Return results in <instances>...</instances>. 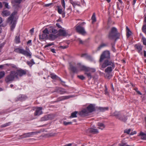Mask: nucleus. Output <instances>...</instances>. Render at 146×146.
Returning a JSON list of instances; mask_svg holds the SVG:
<instances>
[{
	"instance_id": "f257e3e1",
	"label": "nucleus",
	"mask_w": 146,
	"mask_h": 146,
	"mask_svg": "<svg viewBox=\"0 0 146 146\" xmlns=\"http://www.w3.org/2000/svg\"><path fill=\"white\" fill-rule=\"evenodd\" d=\"M27 72V70H26L21 68L16 70L11 71L10 74L6 77L5 81L7 83H11L15 80H19V77L25 75Z\"/></svg>"
},
{
	"instance_id": "f03ea898",
	"label": "nucleus",
	"mask_w": 146,
	"mask_h": 146,
	"mask_svg": "<svg viewBox=\"0 0 146 146\" xmlns=\"http://www.w3.org/2000/svg\"><path fill=\"white\" fill-rule=\"evenodd\" d=\"M95 105L93 104H90L86 108L83 109L81 111H80L79 114L82 117L87 116L89 115L90 113L95 111Z\"/></svg>"
},
{
	"instance_id": "7ed1b4c3",
	"label": "nucleus",
	"mask_w": 146,
	"mask_h": 146,
	"mask_svg": "<svg viewBox=\"0 0 146 146\" xmlns=\"http://www.w3.org/2000/svg\"><path fill=\"white\" fill-rule=\"evenodd\" d=\"M120 36V34L118 32L117 29L115 27H113L109 32L108 37L110 39H113L115 38V41H116L119 38Z\"/></svg>"
},
{
	"instance_id": "20e7f679",
	"label": "nucleus",
	"mask_w": 146,
	"mask_h": 146,
	"mask_svg": "<svg viewBox=\"0 0 146 146\" xmlns=\"http://www.w3.org/2000/svg\"><path fill=\"white\" fill-rule=\"evenodd\" d=\"M26 50H25L23 49L16 48L15 49L14 51L17 53L21 54L26 56H28L30 58H31V53L29 48L26 47Z\"/></svg>"
},
{
	"instance_id": "39448f33",
	"label": "nucleus",
	"mask_w": 146,
	"mask_h": 146,
	"mask_svg": "<svg viewBox=\"0 0 146 146\" xmlns=\"http://www.w3.org/2000/svg\"><path fill=\"white\" fill-rule=\"evenodd\" d=\"M113 114L117 119L124 123H125L127 120V116L123 113L115 111L113 113Z\"/></svg>"
},
{
	"instance_id": "423d86ee",
	"label": "nucleus",
	"mask_w": 146,
	"mask_h": 146,
	"mask_svg": "<svg viewBox=\"0 0 146 146\" xmlns=\"http://www.w3.org/2000/svg\"><path fill=\"white\" fill-rule=\"evenodd\" d=\"M104 60V61L102 65V68H105L108 66H112V67H115L114 63L111 59V58L105 59Z\"/></svg>"
},
{
	"instance_id": "0eeeda50",
	"label": "nucleus",
	"mask_w": 146,
	"mask_h": 146,
	"mask_svg": "<svg viewBox=\"0 0 146 146\" xmlns=\"http://www.w3.org/2000/svg\"><path fill=\"white\" fill-rule=\"evenodd\" d=\"M110 58H111L110 52L108 50L102 52L100 56L99 62H101L105 59Z\"/></svg>"
},
{
	"instance_id": "6e6552de",
	"label": "nucleus",
	"mask_w": 146,
	"mask_h": 146,
	"mask_svg": "<svg viewBox=\"0 0 146 146\" xmlns=\"http://www.w3.org/2000/svg\"><path fill=\"white\" fill-rule=\"evenodd\" d=\"M74 27L76 32L79 34L82 35H85L86 34V32L84 28L80 25H77Z\"/></svg>"
},
{
	"instance_id": "1a4fd4ad",
	"label": "nucleus",
	"mask_w": 146,
	"mask_h": 146,
	"mask_svg": "<svg viewBox=\"0 0 146 146\" xmlns=\"http://www.w3.org/2000/svg\"><path fill=\"white\" fill-rule=\"evenodd\" d=\"M49 34V32L48 29L46 28L43 31L42 34L40 33L39 35V39L40 40H44L45 39H48V35Z\"/></svg>"
},
{
	"instance_id": "9d476101",
	"label": "nucleus",
	"mask_w": 146,
	"mask_h": 146,
	"mask_svg": "<svg viewBox=\"0 0 146 146\" xmlns=\"http://www.w3.org/2000/svg\"><path fill=\"white\" fill-rule=\"evenodd\" d=\"M17 19H7V22L11 25L10 29L12 31H13L15 28L17 22Z\"/></svg>"
},
{
	"instance_id": "9b49d317",
	"label": "nucleus",
	"mask_w": 146,
	"mask_h": 146,
	"mask_svg": "<svg viewBox=\"0 0 146 146\" xmlns=\"http://www.w3.org/2000/svg\"><path fill=\"white\" fill-rule=\"evenodd\" d=\"M84 65H82L80 66L79 68L80 71H84V74L86 75L87 76L90 80L92 78V76L91 73L89 71H87L84 70Z\"/></svg>"
},
{
	"instance_id": "f8f14e48",
	"label": "nucleus",
	"mask_w": 146,
	"mask_h": 146,
	"mask_svg": "<svg viewBox=\"0 0 146 146\" xmlns=\"http://www.w3.org/2000/svg\"><path fill=\"white\" fill-rule=\"evenodd\" d=\"M27 98V96L23 94H20L15 99L16 102H22L25 100Z\"/></svg>"
},
{
	"instance_id": "ddd939ff",
	"label": "nucleus",
	"mask_w": 146,
	"mask_h": 146,
	"mask_svg": "<svg viewBox=\"0 0 146 146\" xmlns=\"http://www.w3.org/2000/svg\"><path fill=\"white\" fill-rule=\"evenodd\" d=\"M54 92H57L60 94H63L66 93L65 89L61 87H56L55 89Z\"/></svg>"
},
{
	"instance_id": "4468645a",
	"label": "nucleus",
	"mask_w": 146,
	"mask_h": 146,
	"mask_svg": "<svg viewBox=\"0 0 146 146\" xmlns=\"http://www.w3.org/2000/svg\"><path fill=\"white\" fill-rule=\"evenodd\" d=\"M36 133V132H31L24 133L22 135L20 136L21 138H24L27 137H29L33 135H34Z\"/></svg>"
},
{
	"instance_id": "2eb2a0df",
	"label": "nucleus",
	"mask_w": 146,
	"mask_h": 146,
	"mask_svg": "<svg viewBox=\"0 0 146 146\" xmlns=\"http://www.w3.org/2000/svg\"><path fill=\"white\" fill-rule=\"evenodd\" d=\"M42 108L41 107H37L34 113L35 116L39 115L42 114Z\"/></svg>"
},
{
	"instance_id": "dca6fc26",
	"label": "nucleus",
	"mask_w": 146,
	"mask_h": 146,
	"mask_svg": "<svg viewBox=\"0 0 146 146\" xmlns=\"http://www.w3.org/2000/svg\"><path fill=\"white\" fill-rule=\"evenodd\" d=\"M134 47L139 53L142 54H143V52L141 51L142 50L143 48L142 46L140 44H137L135 45Z\"/></svg>"
},
{
	"instance_id": "f3484780",
	"label": "nucleus",
	"mask_w": 146,
	"mask_h": 146,
	"mask_svg": "<svg viewBox=\"0 0 146 146\" xmlns=\"http://www.w3.org/2000/svg\"><path fill=\"white\" fill-rule=\"evenodd\" d=\"M87 132L93 134H96L98 133V131L97 129L93 128H88L87 130Z\"/></svg>"
},
{
	"instance_id": "a211bd4d",
	"label": "nucleus",
	"mask_w": 146,
	"mask_h": 146,
	"mask_svg": "<svg viewBox=\"0 0 146 146\" xmlns=\"http://www.w3.org/2000/svg\"><path fill=\"white\" fill-rule=\"evenodd\" d=\"M96 109L100 112H104L108 110L109 109L108 107H96Z\"/></svg>"
},
{
	"instance_id": "6ab92c4d",
	"label": "nucleus",
	"mask_w": 146,
	"mask_h": 146,
	"mask_svg": "<svg viewBox=\"0 0 146 146\" xmlns=\"http://www.w3.org/2000/svg\"><path fill=\"white\" fill-rule=\"evenodd\" d=\"M84 70L87 71H89L90 72H96V69L95 68H91L89 67H87L84 65Z\"/></svg>"
},
{
	"instance_id": "aec40b11",
	"label": "nucleus",
	"mask_w": 146,
	"mask_h": 146,
	"mask_svg": "<svg viewBox=\"0 0 146 146\" xmlns=\"http://www.w3.org/2000/svg\"><path fill=\"white\" fill-rule=\"evenodd\" d=\"M57 11L58 13L62 15V17L64 18L65 17V13L63 12L62 9L60 8V6H57Z\"/></svg>"
},
{
	"instance_id": "412c9836",
	"label": "nucleus",
	"mask_w": 146,
	"mask_h": 146,
	"mask_svg": "<svg viewBox=\"0 0 146 146\" xmlns=\"http://www.w3.org/2000/svg\"><path fill=\"white\" fill-rule=\"evenodd\" d=\"M10 12L7 10H3L1 13V15L3 17H7L10 14Z\"/></svg>"
},
{
	"instance_id": "4be33fe9",
	"label": "nucleus",
	"mask_w": 146,
	"mask_h": 146,
	"mask_svg": "<svg viewBox=\"0 0 146 146\" xmlns=\"http://www.w3.org/2000/svg\"><path fill=\"white\" fill-rule=\"evenodd\" d=\"M58 34L60 36H66L67 35V33L65 30L60 29L58 30Z\"/></svg>"
},
{
	"instance_id": "5701e85b",
	"label": "nucleus",
	"mask_w": 146,
	"mask_h": 146,
	"mask_svg": "<svg viewBox=\"0 0 146 146\" xmlns=\"http://www.w3.org/2000/svg\"><path fill=\"white\" fill-rule=\"evenodd\" d=\"M70 98V96H62L58 98L57 100L58 101H62L66 99H68Z\"/></svg>"
},
{
	"instance_id": "b1692460",
	"label": "nucleus",
	"mask_w": 146,
	"mask_h": 146,
	"mask_svg": "<svg viewBox=\"0 0 146 146\" xmlns=\"http://www.w3.org/2000/svg\"><path fill=\"white\" fill-rule=\"evenodd\" d=\"M17 14V12L16 11H14L8 18H16Z\"/></svg>"
},
{
	"instance_id": "393cba45",
	"label": "nucleus",
	"mask_w": 146,
	"mask_h": 146,
	"mask_svg": "<svg viewBox=\"0 0 146 146\" xmlns=\"http://www.w3.org/2000/svg\"><path fill=\"white\" fill-rule=\"evenodd\" d=\"M114 68L111 66H108L105 69V72L108 73H110L112 71V68Z\"/></svg>"
},
{
	"instance_id": "a878e982",
	"label": "nucleus",
	"mask_w": 146,
	"mask_h": 146,
	"mask_svg": "<svg viewBox=\"0 0 146 146\" xmlns=\"http://www.w3.org/2000/svg\"><path fill=\"white\" fill-rule=\"evenodd\" d=\"M70 68L71 70L73 73H76L78 72V70L76 67L71 65H70Z\"/></svg>"
},
{
	"instance_id": "bb28decb",
	"label": "nucleus",
	"mask_w": 146,
	"mask_h": 146,
	"mask_svg": "<svg viewBox=\"0 0 146 146\" xmlns=\"http://www.w3.org/2000/svg\"><path fill=\"white\" fill-rule=\"evenodd\" d=\"M27 64L29 66L31 67L32 65L35 64L33 59H31L30 61H27L26 62Z\"/></svg>"
},
{
	"instance_id": "cd10ccee",
	"label": "nucleus",
	"mask_w": 146,
	"mask_h": 146,
	"mask_svg": "<svg viewBox=\"0 0 146 146\" xmlns=\"http://www.w3.org/2000/svg\"><path fill=\"white\" fill-rule=\"evenodd\" d=\"M126 29L127 31L126 36L127 38H129L131 35V32L127 27H126Z\"/></svg>"
},
{
	"instance_id": "c85d7f7f",
	"label": "nucleus",
	"mask_w": 146,
	"mask_h": 146,
	"mask_svg": "<svg viewBox=\"0 0 146 146\" xmlns=\"http://www.w3.org/2000/svg\"><path fill=\"white\" fill-rule=\"evenodd\" d=\"M48 37V39L51 40H54L56 38V36L53 34H50L49 35Z\"/></svg>"
},
{
	"instance_id": "c756f323",
	"label": "nucleus",
	"mask_w": 146,
	"mask_h": 146,
	"mask_svg": "<svg viewBox=\"0 0 146 146\" xmlns=\"http://www.w3.org/2000/svg\"><path fill=\"white\" fill-rule=\"evenodd\" d=\"M78 113V112L76 111L72 113L71 114V115L70 116V118H71L77 117V116L76 115Z\"/></svg>"
},
{
	"instance_id": "7c9ffc66",
	"label": "nucleus",
	"mask_w": 146,
	"mask_h": 146,
	"mask_svg": "<svg viewBox=\"0 0 146 146\" xmlns=\"http://www.w3.org/2000/svg\"><path fill=\"white\" fill-rule=\"evenodd\" d=\"M140 135L141 136V138L142 139L146 140V134L142 132H140Z\"/></svg>"
},
{
	"instance_id": "2f4dec72",
	"label": "nucleus",
	"mask_w": 146,
	"mask_h": 146,
	"mask_svg": "<svg viewBox=\"0 0 146 146\" xmlns=\"http://www.w3.org/2000/svg\"><path fill=\"white\" fill-rule=\"evenodd\" d=\"M107 46V45L106 44L104 43H102L98 47L97 50H100L102 48Z\"/></svg>"
},
{
	"instance_id": "473e14b6",
	"label": "nucleus",
	"mask_w": 146,
	"mask_h": 146,
	"mask_svg": "<svg viewBox=\"0 0 146 146\" xmlns=\"http://www.w3.org/2000/svg\"><path fill=\"white\" fill-rule=\"evenodd\" d=\"M50 75L51 78L54 80L57 79L58 78V76L53 73H51Z\"/></svg>"
},
{
	"instance_id": "72a5a7b5",
	"label": "nucleus",
	"mask_w": 146,
	"mask_h": 146,
	"mask_svg": "<svg viewBox=\"0 0 146 146\" xmlns=\"http://www.w3.org/2000/svg\"><path fill=\"white\" fill-rule=\"evenodd\" d=\"M98 125L99 126L98 128L102 130L105 127V125L102 123H98Z\"/></svg>"
},
{
	"instance_id": "f704fd0d",
	"label": "nucleus",
	"mask_w": 146,
	"mask_h": 146,
	"mask_svg": "<svg viewBox=\"0 0 146 146\" xmlns=\"http://www.w3.org/2000/svg\"><path fill=\"white\" fill-rule=\"evenodd\" d=\"M77 41L79 42V44H84L86 42V40L83 41L80 38H77Z\"/></svg>"
},
{
	"instance_id": "c9c22d12",
	"label": "nucleus",
	"mask_w": 146,
	"mask_h": 146,
	"mask_svg": "<svg viewBox=\"0 0 146 146\" xmlns=\"http://www.w3.org/2000/svg\"><path fill=\"white\" fill-rule=\"evenodd\" d=\"M11 122H8V123L1 125V127L3 128L6 127L7 126H9L11 125Z\"/></svg>"
},
{
	"instance_id": "e433bc0d",
	"label": "nucleus",
	"mask_w": 146,
	"mask_h": 146,
	"mask_svg": "<svg viewBox=\"0 0 146 146\" xmlns=\"http://www.w3.org/2000/svg\"><path fill=\"white\" fill-rule=\"evenodd\" d=\"M15 42L18 44L20 42V39L19 36H16L15 38Z\"/></svg>"
},
{
	"instance_id": "4c0bfd02",
	"label": "nucleus",
	"mask_w": 146,
	"mask_h": 146,
	"mask_svg": "<svg viewBox=\"0 0 146 146\" xmlns=\"http://www.w3.org/2000/svg\"><path fill=\"white\" fill-rule=\"evenodd\" d=\"M142 32L145 33L146 35V24L143 25L142 28Z\"/></svg>"
},
{
	"instance_id": "58836bf2",
	"label": "nucleus",
	"mask_w": 146,
	"mask_h": 146,
	"mask_svg": "<svg viewBox=\"0 0 146 146\" xmlns=\"http://www.w3.org/2000/svg\"><path fill=\"white\" fill-rule=\"evenodd\" d=\"M50 31L54 34H56L58 32L57 30L54 28H51V29H50Z\"/></svg>"
},
{
	"instance_id": "ea45409f",
	"label": "nucleus",
	"mask_w": 146,
	"mask_h": 146,
	"mask_svg": "<svg viewBox=\"0 0 146 146\" xmlns=\"http://www.w3.org/2000/svg\"><path fill=\"white\" fill-rule=\"evenodd\" d=\"M5 74L4 71H1L0 72V79L4 77Z\"/></svg>"
},
{
	"instance_id": "a19ab883",
	"label": "nucleus",
	"mask_w": 146,
	"mask_h": 146,
	"mask_svg": "<svg viewBox=\"0 0 146 146\" xmlns=\"http://www.w3.org/2000/svg\"><path fill=\"white\" fill-rule=\"evenodd\" d=\"M141 40L143 44L145 45H146V38L144 37H142Z\"/></svg>"
},
{
	"instance_id": "79ce46f5",
	"label": "nucleus",
	"mask_w": 146,
	"mask_h": 146,
	"mask_svg": "<svg viewBox=\"0 0 146 146\" xmlns=\"http://www.w3.org/2000/svg\"><path fill=\"white\" fill-rule=\"evenodd\" d=\"M54 44V42H52L51 43H48L47 45H45L44 46V48H46L47 47L51 46Z\"/></svg>"
},
{
	"instance_id": "37998d69",
	"label": "nucleus",
	"mask_w": 146,
	"mask_h": 146,
	"mask_svg": "<svg viewBox=\"0 0 146 146\" xmlns=\"http://www.w3.org/2000/svg\"><path fill=\"white\" fill-rule=\"evenodd\" d=\"M87 59L92 61H93V59L92 58V57L90 55H88L87 57V58H86Z\"/></svg>"
},
{
	"instance_id": "c03bdc74",
	"label": "nucleus",
	"mask_w": 146,
	"mask_h": 146,
	"mask_svg": "<svg viewBox=\"0 0 146 146\" xmlns=\"http://www.w3.org/2000/svg\"><path fill=\"white\" fill-rule=\"evenodd\" d=\"M131 131V129H126L124 131V133H127L128 134H129L130 133V132Z\"/></svg>"
},
{
	"instance_id": "a18cd8bd",
	"label": "nucleus",
	"mask_w": 146,
	"mask_h": 146,
	"mask_svg": "<svg viewBox=\"0 0 146 146\" xmlns=\"http://www.w3.org/2000/svg\"><path fill=\"white\" fill-rule=\"evenodd\" d=\"M61 2L63 7L64 8V9H65V3L64 0H61Z\"/></svg>"
},
{
	"instance_id": "49530a36",
	"label": "nucleus",
	"mask_w": 146,
	"mask_h": 146,
	"mask_svg": "<svg viewBox=\"0 0 146 146\" xmlns=\"http://www.w3.org/2000/svg\"><path fill=\"white\" fill-rule=\"evenodd\" d=\"M88 55L87 53H83L81 55V57H85V58H86Z\"/></svg>"
},
{
	"instance_id": "de8ad7c7",
	"label": "nucleus",
	"mask_w": 146,
	"mask_h": 146,
	"mask_svg": "<svg viewBox=\"0 0 146 146\" xmlns=\"http://www.w3.org/2000/svg\"><path fill=\"white\" fill-rule=\"evenodd\" d=\"M78 77L80 79L83 80L85 78V77L83 75H78Z\"/></svg>"
},
{
	"instance_id": "09e8293b",
	"label": "nucleus",
	"mask_w": 146,
	"mask_h": 146,
	"mask_svg": "<svg viewBox=\"0 0 146 146\" xmlns=\"http://www.w3.org/2000/svg\"><path fill=\"white\" fill-rule=\"evenodd\" d=\"M63 124L65 125H70L72 124V122H67L66 121H64L63 122Z\"/></svg>"
},
{
	"instance_id": "8fccbe9b",
	"label": "nucleus",
	"mask_w": 146,
	"mask_h": 146,
	"mask_svg": "<svg viewBox=\"0 0 146 146\" xmlns=\"http://www.w3.org/2000/svg\"><path fill=\"white\" fill-rule=\"evenodd\" d=\"M3 4H5V6L6 8L9 9V7L8 3L5 2H3Z\"/></svg>"
},
{
	"instance_id": "3c124183",
	"label": "nucleus",
	"mask_w": 146,
	"mask_h": 146,
	"mask_svg": "<svg viewBox=\"0 0 146 146\" xmlns=\"http://www.w3.org/2000/svg\"><path fill=\"white\" fill-rule=\"evenodd\" d=\"M126 145V143L122 142V143H119L118 145V146H125Z\"/></svg>"
},
{
	"instance_id": "603ef678",
	"label": "nucleus",
	"mask_w": 146,
	"mask_h": 146,
	"mask_svg": "<svg viewBox=\"0 0 146 146\" xmlns=\"http://www.w3.org/2000/svg\"><path fill=\"white\" fill-rule=\"evenodd\" d=\"M9 64L10 66H11L12 68H17L16 66L14 64Z\"/></svg>"
},
{
	"instance_id": "864d4df0",
	"label": "nucleus",
	"mask_w": 146,
	"mask_h": 146,
	"mask_svg": "<svg viewBox=\"0 0 146 146\" xmlns=\"http://www.w3.org/2000/svg\"><path fill=\"white\" fill-rule=\"evenodd\" d=\"M53 3H51L48 4H46L44 5V7H49L50 6H51V5H52Z\"/></svg>"
},
{
	"instance_id": "5fc2aeb1",
	"label": "nucleus",
	"mask_w": 146,
	"mask_h": 146,
	"mask_svg": "<svg viewBox=\"0 0 146 146\" xmlns=\"http://www.w3.org/2000/svg\"><path fill=\"white\" fill-rule=\"evenodd\" d=\"M23 0H15V3L20 4V3Z\"/></svg>"
},
{
	"instance_id": "6e6d98bb",
	"label": "nucleus",
	"mask_w": 146,
	"mask_h": 146,
	"mask_svg": "<svg viewBox=\"0 0 146 146\" xmlns=\"http://www.w3.org/2000/svg\"><path fill=\"white\" fill-rule=\"evenodd\" d=\"M68 47V45L67 46H60V47L62 49H66Z\"/></svg>"
},
{
	"instance_id": "4d7b16f0",
	"label": "nucleus",
	"mask_w": 146,
	"mask_h": 146,
	"mask_svg": "<svg viewBox=\"0 0 146 146\" xmlns=\"http://www.w3.org/2000/svg\"><path fill=\"white\" fill-rule=\"evenodd\" d=\"M7 25V24L6 23L5 24H0V27H4L5 26H6Z\"/></svg>"
},
{
	"instance_id": "13d9d810",
	"label": "nucleus",
	"mask_w": 146,
	"mask_h": 146,
	"mask_svg": "<svg viewBox=\"0 0 146 146\" xmlns=\"http://www.w3.org/2000/svg\"><path fill=\"white\" fill-rule=\"evenodd\" d=\"M111 45H112V50L114 52H115V49L114 47V45H113L112 44H111Z\"/></svg>"
},
{
	"instance_id": "bf43d9fd",
	"label": "nucleus",
	"mask_w": 146,
	"mask_h": 146,
	"mask_svg": "<svg viewBox=\"0 0 146 146\" xmlns=\"http://www.w3.org/2000/svg\"><path fill=\"white\" fill-rule=\"evenodd\" d=\"M56 26L59 28H62V27L60 25L59 23H57L56 24Z\"/></svg>"
},
{
	"instance_id": "052dcab7",
	"label": "nucleus",
	"mask_w": 146,
	"mask_h": 146,
	"mask_svg": "<svg viewBox=\"0 0 146 146\" xmlns=\"http://www.w3.org/2000/svg\"><path fill=\"white\" fill-rule=\"evenodd\" d=\"M91 18H96V14L95 13H94L92 17Z\"/></svg>"
},
{
	"instance_id": "680f3d73",
	"label": "nucleus",
	"mask_w": 146,
	"mask_h": 146,
	"mask_svg": "<svg viewBox=\"0 0 146 146\" xmlns=\"http://www.w3.org/2000/svg\"><path fill=\"white\" fill-rule=\"evenodd\" d=\"M50 51L53 53H56L55 50L54 48H52L50 49Z\"/></svg>"
},
{
	"instance_id": "e2e57ef3",
	"label": "nucleus",
	"mask_w": 146,
	"mask_h": 146,
	"mask_svg": "<svg viewBox=\"0 0 146 146\" xmlns=\"http://www.w3.org/2000/svg\"><path fill=\"white\" fill-rule=\"evenodd\" d=\"M72 4L74 7L77 5V4L74 1L73 2V3H72Z\"/></svg>"
},
{
	"instance_id": "0e129e2a",
	"label": "nucleus",
	"mask_w": 146,
	"mask_h": 146,
	"mask_svg": "<svg viewBox=\"0 0 146 146\" xmlns=\"http://www.w3.org/2000/svg\"><path fill=\"white\" fill-rule=\"evenodd\" d=\"M92 19V24H94L96 21V19Z\"/></svg>"
},
{
	"instance_id": "69168bd1",
	"label": "nucleus",
	"mask_w": 146,
	"mask_h": 146,
	"mask_svg": "<svg viewBox=\"0 0 146 146\" xmlns=\"http://www.w3.org/2000/svg\"><path fill=\"white\" fill-rule=\"evenodd\" d=\"M136 132L135 131L133 132H131L130 133V135H133L134 134H136Z\"/></svg>"
},
{
	"instance_id": "338daca9",
	"label": "nucleus",
	"mask_w": 146,
	"mask_h": 146,
	"mask_svg": "<svg viewBox=\"0 0 146 146\" xmlns=\"http://www.w3.org/2000/svg\"><path fill=\"white\" fill-rule=\"evenodd\" d=\"M137 0H133L132 3V5H133V6H134L135 3L137 1Z\"/></svg>"
},
{
	"instance_id": "774afa93",
	"label": "nucleus",
	"mask_w": 146,
	"mask_h": 146,
	"mask_svg": "<svg viewBox=\"0 0 146 146\" xmlns=\"http://www.w3.org/2000/svg\"><path fill=\"white\" fill-rule=\"evenodd\" d=\"M143 54L144 57H146V51L144 50L143 51Z\"/></svg>"
}]
</instances>
